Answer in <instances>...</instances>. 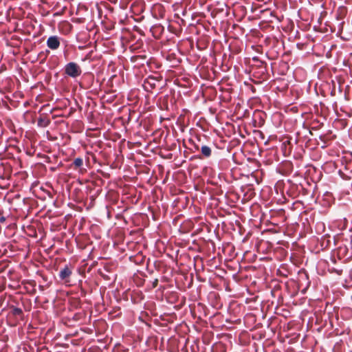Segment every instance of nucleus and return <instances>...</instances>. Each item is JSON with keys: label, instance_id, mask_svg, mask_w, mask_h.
I'll list each match as a JSON object with an SVG mask.
<instances>
[{"label": "nucleus", "instance_id": "2", "mask_svg": "<svg viewBox=\"0 0 352 352\" xmlns=\"http://www.w3.org/2000/svg\"><path fill=\"white\" fill-rule=\"evenodd\" d=\"M47 45L51 50H56L60 46V40L57 36H51L47 40Z\"/></svg>", "mask_w": 352, "mask_h": 352}, {"label": "nucleus", "instance_id": "10", "mask_svg": "<svg viewBox=\"0 0 352 352\" xmlns=\"http://www.w3.org/2000/svg\"><path fill=\"white\" fill-rule=\"evenodd\" d=\"M351 244H352V237H351Z\"/></svg>", "mask_w": 352, "mask_h": 352}, {"label": "nucleus", "instance_id": "1", "mask_svg": "<svg viewBox=\"0 0 352 352\" xmlns=\"http://www.w3.org/2000/svg\"><path fill=\"white\" fill-rule=\"evenodd\" d=\"M64 72L65 74L73 78L79 76L82 72L80 66L74 62H69L66 64L64 67Z\"/></svg>", "mask_w": 352, "mask_h": 352}, {"label": "nucleus", "instance_id": "4", "mask_svg": "<svg viewBox=\"0 0 352 352\" xmlns=\"http://www.w3.org/2000/svg\"><path fill=\"white\" fill-rule=\"evenodd\" d=\"M201 153L203 157L208 158L211 156L212 150L211 148L206 145H203L201 147Z\"/></svg>", "mask_w": 352, "mask_h": 352}, {"label": "nucleus", "instance_id": "7", "mask_svg": "<svg viewBox=\"0 0 352 352\" xmlns=\"http://www.w3.org/2000/svg\"><path fill=\"white\" fill-rule=\"evenodd\" d=\"M45 120L43 119V118H40L38 121V124L39 126H43V122H44Z\"/></svg>", "mask_w": 352, "mask_h": 352}, {"label": "nucleus", "instance_id": "9", "mask_svg": "<svg viewBox=\"0 0 352 352\" xmlns=\"http://www.w3.org/2000/svg\"><path fill=\"white\" fill-rule=\"evenodd\" d=\"M157 283V280L156 279V280H155V282H154V287H155V286H156Z\"/></svg>", "mask_w": 352, "mask_h": 352}, {"label": "nucleus", "instance_id": "3", "mask_svg": "<svg viewBox=\"0 0 352 352\" xmlns=\"http://www.w3.org/2000/svg\"><path fill=\"white\" fill-rule=\"evenodd\" d=\"M72 275V270L67 265L61 269L59 272L58 276L60 280L67 281V279Z\"/></svg>", "mask_w": 352, "mask_h": 352}, {"label": "nucleus", "instance_id": "6", "mask_svg": "<svg viewBox=\"0 0 352 352\" xmlns=\"http://www.w3.org/2000/svg\"><path fill=\"white\" fill-rule=\"evenodd\" d=\"M22 313H23V311L21 308L14 307L13 309V314L14 315L19 316V315L22 314Z\"/></svg>", "mask_w": 352, "mask_h": 352}, {"label": "nucleus", "instance_id": "8", "mask_svg": "<svg viewBox=\"0 0 352 352\" xmlns=\"http://www.w3.org/2000/svg\"><path fill=\"white\" fill-rule=\"evenodd\" d=\"M6 219V217H3V216L1 217H0V223H3V222H5Z\"/></svg>", "mask_w": 352, "mask_h": 352}, {"label": "nucleus", "instance_id": "5", "mask_svg": "<svg viewBox=\"0 0 352 352\" xmlns=\"http://www.w3.org/2000/svg\"><path fill=\"white\" fill-rule=\"evenodd\" d=\"M73 164L76 167H81L83 164V160L81 157H77L74 160Z\"/></svg>", "mask_w": 352, "mask_h": 352}]
</instances>
